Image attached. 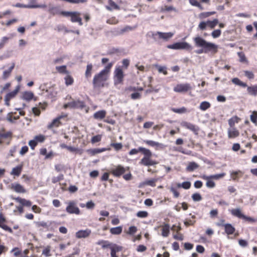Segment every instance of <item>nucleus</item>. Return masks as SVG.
<instances>
[{"label": "nucleus", "mask_w": 257, "mask_h": 257, "mask_svg": "<svg viewBox=\"0 0 257 257\" xmlns=\"http://www.w3.org/2000/svg\"><path fill=\"white\" fill-rule=\"evenodd\" d=\"M191 89V86L189 83H181L177 84L173 88L176 92L185 93Z\"/></svg>", "instance_id": "14"}, {"label": "nucleus", "mask_w": 257, "mask_h": 257, "mask_svg": "<svg viewBox=\"0 0 257 257\" xmlns=\"http://www.w3.org/2000/svg\"><path fill=\"white\" fill-rule=\"evenodd\" d=\"M192 218L193 219H188L187 218L185 221H184V224L186 226L188 227L189 226H192L196 222V221L195 220V216L192 215Z\"/></svg>", "instance_id": "45"}, {"label": "nucleus", "mask_w": 257, "mask_h": 257, "mask_svg": "<svg viewBox=\"0 0 257 257\" xmlns=\"http://www.w3.org/2000/svg\"><path fill=\"white\" fill-rule=\"evenodd\" d=\"M142 151H143L144 157L141 160L140 164L145 166H150L157 164L152 159V153L149 149L145 148V149H142Z\"/></svg>", "instance_id": "4"}, {"label": "nucleus", "mask_w": 257, "mask_h": 257, "mask_svg": "<svg viewBox=\"0 0 257 257\" xmlns=\"http://www.w3.org/2000/svg\"><path fill=\"white\" fill-rule=\"evenodd\" d=\"M136 215L138 217L144 218L149 216V213L146 211H139L137 213Z\"/></svg>", "instance_id": "52"}, {"label": "nucleus", "mask_w": 257, "mask_h": 257, "mask_svg": "<svg viewBox=\"0 0 257 257\" xmlns=\"http://www.w3.org/2000/svg\"><path fill=\"white\" fill-rule=\"evenodd\" d=\"M127 171H129V167H127L124 168L121 165H119L111 169L110 171V173L114 177H120Z\"/></svg>", "instance_id": "12"}, {"label": "nucleus", "mask_w": 257, "mask_h": 257, "mask_svg": "<svg viewBox=\"0 0 257 257\" xmlns=\"http://www.w3.org/2000/svg\"><path fill=\"white\" fill-rule=\"evenodd\" d=\"M231 81L234 84L239 85V86H241L242 87H247L246 83L241 81L238 78H233V79H232Z\"/></svg>", "instance_id": "39"}, {"label": "nucleus", "mask_w": 257, "mask_h": 257, "mask_svg": "<svg viewBox=\"0 0 257 257\" xmlns=\"http://www.w3.org/2000/svg\"><path fill=\"white\" fill-rule=\"evenodd\" d=\"M137 228L135 226H132L129 227L128 231L126 232L127 234L133 235L137 231Z\"/></svg>", "instance_id": "63"}, {"label": "nucleus", "mask_w": 257, "mask_h": 257, "mask_svg": "<svg viewBox=\"0 0 257 257\" xmlns=\"http://www.w3.org/2000/svg\"><path fill=\"white\" fill-rule=\"evenodd\" d=\"M230 213L233 216H235L238 218L242 219L245 221H247L248 222H251V223H253L256 221L255 219L244 215L241 212V210L239 208H235V209H231L230 210Z\"/></svg>", "instance_id": "8"}, {"label": "nucleus", "mask_w": 257, "mask_h": 257, "mask_svg": "<svg viewBox=\"0 0 257 257\" xmlns=\"http://www.w3.org/2000/svg\"><path fill=\"white\" fill-rule=\"evenodd\" d=\"M64 179V175L62 174H59L57 177H53L52 178V182L55 184Z\"/></svg>", "instance_id": "53"}, {"label": "nucleus", "mask_w": 257, "mask_h": 257, "mask_svg": "<svg viewBox=\"0 0 257 257\" xmlns=\"http://www.w3.org/2000/svg\"><path fill=\"white\" fill-rule=\"evenodd\" d=\"M217 225L219 226H223L225 233L228 235L233 234L235 231V227L230 223L223 224L218 223H217Z\"/></svg>", "instance_id": "16"}, {"label": "nucleus", "mask_w": 257, "mask_h": 257, "mask_svg": "<svg viewBox=\"0 0 257 257\" xmlns=\"http://www.w3.org/2000/svg\"><path fill=\"white\" fill-rule=\"evenodd\" d=\"M80 15L81 14L78 12L62 11L61 13V16L70 17V20L72 23H78L79 25L82 26L83 23Z\"/></svg>", "instance_id": "5"}, {"label": "nucleus", "mask_w": 257, "mask_h": 257, "mask_svg": "<svg viewBox=\"0 0 257 257\" xmlns=\"http://www.w3.org/2000/svg\"><path fill=\"white\" fill-rule=\"evenodd\" d=\"M133 30V28L129 26H126L122 29H121L118 32V35H122L125 32H127L128 31H132Z\"/></svg>", "instance_id": "55"}, {"label": "nucleus", "mask_w": 257, "mask_h": 257, "mask_svg": "<svg viewBox=\"0 0 257 257\" xmlns=\"http://www.w3.org/2000/svg\"><path fill=\"white\" fill-rule=\"evenodd\" d=\"M7 220L3 213H0V228L10 233L13 232L12 229L7 225Z\"/></svg>", "instance_id": "18"}, {"label": "nucleus", "mask_w": 257, "mask_h": 257, "mask_svg": "<svg viewBox=\"0 0 257 257\" xmlns=\"http://www.w3.org/2000/svg\"><path fill=\"white\" fill-rule=\"evenodd\" d=\"M34 97V93L31 91H25L23 93V99L28 101L33 99Z\"/></svg>", "instance_id": "29"}, {"label": "nucleus", "mask_w": 257, "mask_h": 257, "mask_svg": "<svg viewBox=\"0 0 257 257\" xmlns=\"http://www.w3.org/2000/svg\"><path fill=\"white\" fill-rule=\"evenodd\" d=\"M23 165H20L15 168H14L12 170L11 173V175H15L17 176H20L23 170Z\"/></svg>", "instance_id": "31"}, {"label": "nucleus", "mask_w": 257, "mask_h": 257, "mask_svg": "<svg viewBox=\"0 0 257 257\" xmlns=\"http://www.w3.org/2000/svg\"><path fill=\"white\" fill-rule=\"evenodd\" d=\"M221 34V31L219 29H216L213 31L211 34L213 38H217L220 37Z\"/></svg>", "instance_id": "58"}, {"label": "nucleus", "mask_w": 257, "mask_h": 257, "mask_svg": "<svg viewBox=\"0 0 257 257\" xmlns=\"http://www.w3.org/2000/svg\"><path fill=\"white\" fill-rule=\"evenodd\" d=\"M19 89V86H17V88L14 91L7 93L6 95V97H7L8 100H11L12 99L14 98L18 93Z\"/></svg>", "instance_id": "33"}, {"label": "nucleus", "mask_w": 257, "mask_h": 257, "mask_svg": "<svg viewBox=\"0 0 257 257\" xmlns=\"http://www.w3.org/2000/svg\"><path fill=\"white\" fill-rule=\"evenodd\" d=\"M181 125L182 126L187 129H189L195 133L197 132L198 130V129L194 124L187 121L182 122L181 123Z\"/></svg>", "instance_id": "23"}, {"label": "nucleus", "mask_w": 257, "mask_h": 257, "mask_svg": "<svg viewBox=\"0 0 257 257\" xmlns=\"http://www.w3.org/2000/svg\"><path fill=\"white\" fill-rule=\"evenodd\" d=\"M48 12L53 15H61V13L62 12V11H60L57 7H51L49 8Z\"/></svg>", "instance_id": "35"}, {"label": "nucleus", "mask_w": 257, "mask_h": 257, "mask_svg": "<svg viewBox=\"0 0 257 257\" xmlns=\"http://www.w3.org/2000/svg\"><path fill=\"white\" fill-rule=\"evenodd\" d=\"M239 132L235 128L232 127L228 130V137L229 138H235L239 136Z\"/></svg>", "instance_id": "25"}, {"label": "nucleus", "mask_w": 257, "mask_h": 257, "mask_svg": "<svg viewBox=\"0 0 257 257\" xmlns=\"http://www.w3.org/2000/svg\"><path fill=\"white\" fill-rule=\"evenodd\" d=\"M167 47L175 50L185 49L189 51L192 50V46L186 42H177L172 45H169Z\"/></svg>", "instance_id": "10"}, {"label": "nucleus", "mask_w": 257, "mask_h": 257, "mask_svg": "<svg viewBox=\"0 0 257 257\" xmlns=\"http://www.w3.org/2000/svg\"><path fill=\"white\" fill-rule=\"evenodd\" d=\"M124 74L122 68L120 66H116L113 72V79L115 85L121 84L123 82Z\"/></svg>", "instance_id": "7"}, {"label": "nucleus", "mask_w": 257, "mask_h": 257, "mask_svg": "<svg viewBox=\"0 0 257 257\" xmlns=\"http://www.w3.org/2000/svg\"><path fill=\"white\" fill-rule=\"evenodd\" d=\"M177 186L178 188H183L185 189H188L191 187V183L189 181L184 182L182 183H177Z\"/></svg>", "instance_id": "46"}, {"label": "nucleus", "mask_w": 257, "mask_h": 257, "mask_svg": "<svg viewBox=\"0 0 257 257\" xmlns=\"http://www.w3.org/2000/svg\"><path fill=\"white\" fill-rule=\"evenodd\" d=\"M193 41L196 47L202 48L201 49L196 51L197 54L208 53L209 52L215 54L218 51V46L217 45L207 42L200 37L194 38Z\"/></svg>", "instance_id": "2"}, {"label": "nucleus", "mask_w": 257, "mask_h": 257, "mask_svg": "<svg viewBox=\"0 0 257 257\" xmlns=\"http://www.w3.org/2000/svg\"><path fill=\"white\" fill-rule=\"evenodd\" d=\"M11 189L17 193H25L26 190L21 184L13 183L11 185Z\"/></svg>", "instance_id": "21"}, {"label": "nucleus", "mask_w": 257, "mask_h": 257, "mask_svg": "<svg viewBox=\"0 0 257 257\" xmlns=\"http://www.w3.org/2000/svg\"><path fill=\"white\" fill-rule=\"evenodd\" d=\"M106 114V112L104 110H99L95 112L93 114V117L96 119H102Z\"/></svg>", "instance_id": "26"}, {"label": "nucleus", "mask_w": 257, "mask_h": 257, "mask_svg": "<svg viewBox=\"0 0 257 257\" xmlns=\"http://www.w3.org/2000/svg\"><path fill=\"white\" fill-rule=\"evenodd\" d=\"M215 13V12H202L199 15L198 17L200 19H204L214 15Z\"/></svg>", "instance_id": "38"}, {"label": "nucleus", "mask_w": 257, "mask_h": 257, "mask_svg": "<svg viewBox=\"0 0 257 257\" xmlns=\"http://www.w3.org/2000/svg\"><path fill=\"white\" fill-rule=\"evenodd\" d=\"M142 149H145V148L140 147L138 149H133L129 152L128 154L132 156L137 154L139 152H141L143 154V151H142Z\"/></svg>", "instance_id": "48"}, {"label": "nucleus", "mask_w": 257, "mask_h": 257, "mask_svg": "<svg viewBox=\"0 0 257 257\" xmlns=\"http://www.w3.org/2000/svg\"><path fill=\"white\" fill-rule=\"evenodd\" d=\"M108 3L109 6H106V9L108 11H112V10H119L120 9V7L115 4L112 0H108Z\"/></svg>", "instance_id": "28"}, {"label": "nucleus", "mask_w": 257, "mask_h": 257, "mask_svg": "<svg viewBox=\"0 0 257 257\" xmlns=\"http://www.w3.org/2000/svg\"><path fill=\"white\" fill-rule=\"evenodd\" d=\"M91 233V231L89 229L80 230L76 232L75 237L77 238H86L90 235Z\"/></svg>", "instance_id": "19"}, {"label": "nucleus", "mask_w": 257, "mask_h": 257, "mask_svg": "<svg viewBox=\"0 0 257 257\" xmlns=\"http://www.w3.org/2000/svg\"><path fill=\"white\" fill-rule=\"evenodd\" d=\"M225 173L218 174L210 176L203 175L201 178L206 181V186L209 188H213L215 187V183L212 180H218L225 176Z\"/></svg>", "instance_id": "6"}, {"label": "nucleus", "mask_w": 257, "mask_h": 257, "mask_svg": "<svg viewBox=\"0 0 257 257\" xmlns=\"http://www.w3.org/2000/svg\"><path fill=\"white\" fill-rule=\"evenodd\" d=\"M126 90L129 91H142L143 90V88L142 87L130 86L126 88Z\"/></svg>", "instance_id": "57"}, {"label": "nucleus", "mask_w": 257, "mask_h": 257, "mask_svg": "<svg viewBox=\"0 0 257 257\" xmlns=\"http://www.w3.org/2000/svg\"><path fill=\"white\" fill-rule=\"evenodd\" d=\"M157 181V179H152L150 180H147L144 182V184L146 185L150 186L152 187H155L156 186V183Z\"/></svg>", "instance_id": "51"}, {"label": "nucleus", "mask_w": 257, "mask_h": 257, "mask_svg": "<svg viewBox=\"0 0 257 257\" xmlns=\"http://www.w3.org/2000/svg\"><path fill=\"white\" fill-rule=\"evenodd\" d=\"M15 66V63H12L11 66L9 69L6 70L3 72L2 78L3 79H7L11 74V73Z\"/></svg>", "instance_id": "27"}, {"label": "nucleus", "mask_w": 257, "mask_h": 257, "mask_svg": "<svg viewBox=\"0 0 257 257\" xmlns=\"http://www.w3.org/2000/svg\"><path fill=\"white\" fill-rule=\"evenodd\" d=\"M118 20L115 17H112L106 21V23L109 25H116L118 23Z\"/></svg>", "instance_id": "54"}, {"label": "nucleus", "mask_w": 257, "mask_h": 257, "mask_svg": "<svg viewBox=\"0 0 257 257\" xmlns=\"http://www.w3.org/2000/svg\"><path fill=\"white\" fill-rule=\"evenodd\" d=\"M13 137V133L11 131H6L4 127L0 128V145L4 143V140H8L7 145H9Z\"/></svg>", "instance_id": "11"}, {"label": "nucleus", "mask_w": 257, "mask_h": 257, "mask_svg": "<svg viewBox=\"0 0 257 257\" xmlns=\"http://www.w3.org/2000/svg\"><path fill=\"white\" fill-rule=\"evenodd\" d=\"M192 198L194 201H200L202 199L201 195L198 193H194L192 195Z\"/></svg>", "instance_id": "60"}, {"label": "nucleus", "mask_w": 257, "mask_h": 257, "mask_svg": "<svg viewBox=\"0 0 257 257\" xmlns=\"http://www.w3.org/2000/svg\"><path fill=\"white\" fill-rule=\"evenodd\" d=\"M122 227L121 226H117L112 227L110 229V232L112 234H120L122 232Z\"/></svg>", "instance_id": "40"}, {"label": "nucleus", "mask_w": 257, "mask_h": 257, "mask_svg": "<svg viewBox=\"0 0 257 257\" xmlns=\"http://www.w3.org/2000/svg\"><path fill=\"white\" fill-rule=\"evenodd\" d=\"M64 80L65 84L67 86L71 85L74 82V79L73 77L69 74H67V75L65 77Z\"/></svg>", "instance_id": "44"}, {"label": "nucleus", "mask_w": 257, "mask_h": 257, "mask_svg": "<svg viewBox=\"0 0 257 257\" xmlns=\"http://www.w3.org/2000/svg\"><path fill=\"white\" fill-rule=\"evenodd\" d=\"M63 117L62 115L59 116L54 119L47 126L48 130H52L54 127H58L62 125L61 119Z\"/></svg>", "instance_id": "17"}, {"label": "nucleus", "mask_w": 257, "mask_h": 257, "mask_svg": "<svg viewBox=\"0 0 257 257\" xmlns=\"http://www.w3.org/2000/svg\"><path fill=\"white\" fill-rule=\"evenodd\" d=\"M239 118L237 116H234L230 118L228 120V124L230 127H233L235 123H238Z\"/></svg>", "instance_id": "47"}, {"label": "nucleus", "mask_w": 257, "mask_h": 257, "mask_svg": "<svg viewBox=\"0 0 257 257\" xmlns=\"http://www.w3.org/2000/svg\"><path fill=\"white\" fill-rule=\"evenodd\" d=\"M56 69L60 74H69V71L67 70V66L66 65L56 66Z\"/></svg>", "instance_id": "36"}, {"label": "nucleus", "mask_w": 257, "mask_h": 257, "mask_svg": "<svg viewBox=\"0 0 257 257\" xmlns=\"http://www.w3.org/2000/svg\"><path fill=\"white\" fill-rule=\"evenodd\" d=\"M173 35L174 34L172 32L163 33L157 32L152 34V37L156 40L158 39H163L167 41L171 38Z\"/></svg>", "instance_id": "13"}, {"label": "nucleus", "mask_w": 257, "mask_h": 257, "mask_svg": "<svg viewBox=\"0 0 257 257\" xmlns=\"http://www.w3.org/2000/svg\"><path fill=\"white\" fill-rule=\"evenodd\" d=\"M113 65V62L109 63L103 69L94 75L92 80L93 87L95 89H100L108 86L110 70Z\"/></svg>", "instance_id": "1"}, {"label": "nucleus", "mask_w": 257, "mask_h": 257, "mask_svg": "<svg viewBox=\"0 0 257 257\" xmlns=\"http://www.w3.org/2000/svg\"><path fill=\"white\" fill-rule=\"evenodd\" d=\"M189 3L192 6L198 8L200 10L204 9L203 7L197 0H189Z\"/></svg>", "instance_id": "49"}, {"label": "nucleus", "mask_w": 257, "mask_h": 257, "mask_svg": "<svg viewBox=\"0 0 257 257\" xmlns=\"http://www.w3.org/2000/svg\"><path fill=\"white\" fill-rule=\"evenodd\" d=\"M15 199L16 201L19 202L23 206L30 207L32 205V202L30 201L27 200L25 199H23V198H21L20 197H17V198H16Z\"/></svg>", "instance_id": "30"}, {"label": "nucleus", "mask_w": 257, "mask_h": 257, "mask_svg": "<svg viewBox=\"0 0 257 257\" xmlns=\"http://www.w3.org/2000/svg\"><path fill=\"white\" fill-rule=\"evenodd\" d=\"M171 110L173 112L177 113H184L187 111L186 108H185V107H182L180 108H172Z\"/></svg>", "instance_id": "50"}, {"label": "nucleus", "mask_w": 257, "mask_h": 257, "mask_svg": "<svg viewBox=\"0 0 257 257\" xmlns=\"http://www.w3.org/2000/svg\"><path fill=\"white\" fill-rule=\"evenodd\" d=\"M20 118V116L17 115V112H9L7 115V119L8 121L11 123H14L16 120Z\"/></svg>", "instance_id": "22"}, {"label": "nucleus", "mask_w": 257, "mask_h": 257, "mask_svg": "<svg viewBox=\"0 0 257 257\" xmlns=\"http://www.w3.org/2000/svg\"><path fill=\"white\" fill-rule=\"evenodd\" d=\"M237 55L239 57V61L241 63H248V60L243 52H239L237 53Z\"/></svg>", "instance_id": "41"}, {"label": "nucleus", "mask_w": 257, "mask_h": 257, "mask_svg": "<svg viewBox=\"0 0 257 257\" xmlns=\"http://www.w3.org/2000/svg\"><path fill=\"white\" fill-rule=\"evenodd\" d=\"M218 24V20L217 19H214L212 21H202L199 23L198 28L201 31L206 30L207 27L211 29H213Z\"/></svg>", "instance_id": "9"}, {"label": "nucleus", "mask_w": 257, "mask_h": 257, "mask_svg": "<svg viewBox=\"0 0 257 257\" xmlns=\"http://www.w3.org/2000/svg\"><path fill=\"white\" fill-rule=\"evenodd\" d=\"M51 247L50 246H47L42 251V254L44 255L45 256H49L51 255L50 253Z\"/></svg>", "instance_id": "62"}, {"label": "nucleus", "mask_w": 257, "mask_h": 257, "mask_svg": "<svg viewBox=\"0 0 257 257\" xmlns=\"http://www.w3.org/2000/svg\"><path fill=\"white\" fill-rule=\"evenodd\" d=\"M110 249H111V252H110L111 256V257H118L116 255V252H117L119 250L118 247V246H116V247L112 246V247H110Z\"/></svg>", "instance_id": "59"}, {"label": "nucleus", "mask_w": 257, "mask_h": 257, "mask_svg": "<svg viewBox=\"0 0 257 257\" xmlns=\"http://www.w3.org/2000/svg\"><path fill=\"white\" fill-rule=\"evenodd\" d=\"M199 167V165L195 162H192L189 163L188 166L186 168L187 171L192 172L194 170L197 169Z\"/></svg>", "instance_id": "37"}, {"label": "nucleus", "mask_w": 257, "mask_h": 257, "mask_svg": "<svg viewBox=\"0 0 257 257\" xmlns=\"http://www.w3.org/2000/svg\"><path fill=\"white\" fill-rule=\"evenodd\" d=\"M66 211L70 214H80V210L76 206V203L74 201H71L68 202V206L66 208Z\"/></svg>", "instance_id": "15"}, {"label": "nucleus", "mask_w": 257, "mask_h": 257, "mask_svg": "<svg viewBox=\"0 0 257 257\" xmlns=\"http://www.w3.org/2000/svg\"><path fill=\"white\" fill-rule=\"evenodd\" d=\"M65 108H70L73 109H79L80 110L84 109L85 112L87 113L89 108L86 105L84 101L78 100H72L71 101L65 104L64 105Z\"/></svg>", "instance_id": "3"}, {"label": "nucleus", "mask_w": 257, "mask_h": 257, "mask_svg": "<svg viewBox=\"0 0 257 257\" xmlns=\"http://www.w3.org/2000/svg\"><path fill=\"white\" fill-rule=\"evenodd\" d=\"M247 91L249 95L256 96L257 95V85H254L251 86H247Z\"/></svg>", "instance_id": "32"}, {"label": "nucleus", "mask_w": 257, "mask_h": 257, "mask_svg": "<svg viewBox=\"0 0 257 257\" xmlns=\"http://www.w3.org/2000/svg\"><path fill=\"white\" fill-rule=\"evenodd\" d=\"M93 69L92 64H88L86 66V69L85 72V76L86 78H89L91 77Z\"/></svg>", "instance_id": "34"}, {"label": "nucleus", "mask_w": 257, "mask_h": 257, "mask_svg": "<svg viewBox=\"0 0 257 257\" xmlns=\"http://www.w3.org/2000/svg\"><path fill=\"white\" fill-rule=\"evenodd\" d=\"M110 146L113 147L115 151H119L121 150L122 148V145L121 143H111L110 144Z\"/></svg>", "instance_id": "61"}, {"label": "nucleus", "mask_w": 257, "mask_h": 257, "mask_svg": "<svg viewBox=\"0 0 257 257\" xmlns=\"http://www.w3.org/2000/svg\"><path fill=\"white\" fill-rule=\"evenodd\" d=\"M211 106V104L208 101H203L202 102L199 106V108L203 111H205L210 108Z\"/></svg>", "instance_id": "43"}, {"label": "nucleus", "mask_w": 257, "mask_h": 257, "mask_svg": "<svg viewBox=\"0 0 257 257\" xmlns=\"http://www.w3.org/2000/svg\"><path fill=\"white\" fill-rule=\"evenodd\" d=\"M98 244L101 245L102 247L103 248L109 247L110 248L111 244L109 243V242L108 241H105V240H101L99 241L98 243Z\"/></svg>", "instance_id": "56"}, {"label": "nucleus", "mask_w": 257, "mask_h": 257, "mask_svg": "<svg viewBox=\"0 0 257 257\" xmlns=\"http://www.w3.org/2000/svg\"><path fill=\"white\" fill-rule=\"evenodd\" d=\"M143 142L146 145L152 147H155L156 149L158 148H162L163 146L162 144L152 140H144Z\"/></svg>", "instance_id": "24"}, {"label": "nucleus", "mask_w": 257, "mask_h": 257, "mask_svg": "<svg viewBox=\"0 0 257 257\" xmlns=\"http://www.w3.org/2000/svg\"><path fill=\"white\" fill-rule=\"evenodd\" d=\"M161 228V235L163 237H168L170 234V225L167 223H165L160 226Z\"/></svg>", "instance_id": "20"}, {"label": "nucleus", "mask_w": 257, "mask_h": 257, "mask_svg": "<svg viewBox=\"0 0 257 257\" xmlns=\"http://www.w3.org/2000/svg\"><path fill=\"white\" fill-rule=\"evenodd\" d=\"M106 149L105 148L102 149H90L87 151V152L92 156H93L96 154L100 153L102 152L106 151Z\"/></svg>", "instance_id": "42"}, {"label": "nucleus", "mask_w": 257, "mask_h": 257, "mask_svg": "<svg viewBox=\"0 0 257 257\" xmlns=\"http://www.w3.org/2000/svg\"><path fill=\"white\" fill-rule=\"evenodd\" d=\"M45 136L43 135H39L35 137V140L37 143H42L45 141Z\"/></svg>", "instance_id": "64"}]
</instances>
